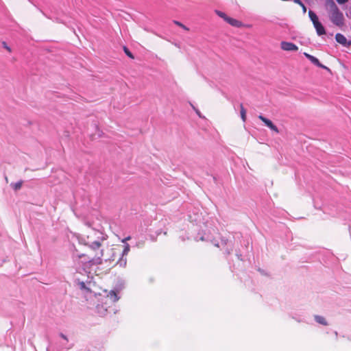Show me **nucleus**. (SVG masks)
Returning <instances> with one entry per match:
<instances>
[{
	"mask_svg": "<svg viewBox=\"0 0 351 351\" xmlns=\"http://www.w3.org/2000/svg\"><path fill=\"white\" fill-rule=\"evenodd\" d=\"M97 234V232L92 231L87 236V240L85 245L88 246V250L86 252L88 254V259L85 257L82 258L81 261H75L78 264L86 265V263L100 264L101 263V257L103 256V250H101V242L103 238L99 240L93 241V238Z\"/></svg>",
	"mask_w": 351,
	"mask_h": 351,
	"instance_id": "f257e3e1",
	"label": "nucleus"
},
{
	"mask_svg": "<svg viewBox=\"0 0 351 351\" xmlns=\"http://www.w3.org/2000/svg\"><path fill=\"white\" fill-rule=\"evenodd\" d=\"M330 20L333 24L338 27H342L344 25V16L339 8L331 12Z\"/></svg>",
	"mask_w": 351,
	"mask_h": 351,
	"instance_id": "f03ea898",
	"label": "nucleus"
},
{
	"mask_svg": "<svg viewBox=\"0 0 351 351\" xmlns=\"http://www.w3.org/2000/svg\"><path fill=\"white\" fill-rule=\"evenodd\" d=\"M280 47L282 50L287 51H297L298 50V47L295 44L287 41H282Z\"/></svg>",
	"mask_w": 351,
	"mask_h": 351,
	"instance_id": "7ed1b4c3",
	"label": "nucleus"
},
{
	"mask_svg": "<svg viewBox=\"0 0 351 351\" xmlns=\"http://www.w3.org/2000/svg\"><path fill=\"white\" fill-rule=\"evenodd\" d=\"M88 254H86V252H81L79 249L77 247H74V250L72 253V257L74 261H81L82 258L85 257L88 259L87 257Z\"/></svg>",
	"mask_w": 351,
	"mask_h": 351,
	"instance_id": "20e7f679",
	"label": "nucleus"
},
{
	"mask_svg": "<svg viewBox=\"0 0 351 351\" xmlns=\"http://www.w3.org/2000/svg\"><path fill=\"white\" fill-rule=\"evenodd\" d=\"M226 22H227L228 24H230V25L235 27H242L244 26V24L241 21H240L237 19L231 18L230 16H228L226 19Z\"/></svg>",
	"mask_w": 351,
	"mask_h": 351,
	"instance_id": "39448f33",
	"label": "nucleus"
},
{
	"mask_svg": "<svg viewBox=\"0 0 351 351\" xmlns=\"http://www.w3.org/2000/svg\"><path fill=\"white\" fill-rule=\"evenodd\" d=\"M336 41L343 47H348V40L345 36L341 33H337L335 35Z\"/></svg>",
	"mask_w": 351,
	"mask_h": 351,
	"instance_id": "423d86ee",
	"label": "nucleus"
},
{
	"mask_svg": "<svg viewBox=\"0 0 351 351\" xmlns=\"http://www.w3.org/2000/svg\"><path fill=\"white\" fill-rule=\"evenodd\" d=\"M313 26L318 36H322L326 34V29L319 21L313 24Z\"/></svg>",
	"mask_w": 351,
	"mask_h": 351,
	"instance_id": "0eeeda50",
	"label": "nucleus"
},
{
	"mask_svg": "<svg viewBox=\"0 0 351 351\" xmlns=\"http://www.w3.org/2000/svg\"><path fill=\"white\" fill-rule=\"evenodd\" d=\"M303 54L305 56V58H306L312 64L317 66V67L321 66L320 62L316 57H315L306 52H304Z\"/></svg>",
	"mask_w": 351,
	"mask_h": 351,
	"instance_id": "6e6552de",
	"label": "nucleus"
},
{
	"mask_svg": "<svg viewBox=\"0 0 351 351\" xmlns=\"http://www.w3.org/2000/svg\"><path fill=\"white\" fill-rule=\"evenodd\" d=\"M107 298H110V300L113 302H116L119 300V297L117 293L114 291H110L109 293L107 295Z\"/></svg>",
	"mask_w": 351,
	"mask_h": 351,
	"instance_id": "1a4fd4ad",
	"label": "nucleus"
},
{
	"mask_svg": "<svg viewBox=\"0 0 351 351\" xmlns=\"http://www.w3.org/2000/svg\"><path fill=\"white\" fill-rule=\"evenodd\" d=\"M308 17L312 21L313 24H315L316 22L319 21L317 15L311 10H308Z\"/></svg>",
	"mask_w": 351,
	"mask_h": 351,
	"instance_id": "9d476101",
	"label": "nucleus"
},
{
	"mask_svg": "<svg viewBox=\"0 0 351 351\" xmlns=\"http://www.w3.org/2000/svg\"><path fill=\"white\" fill-rule=\"evenodd\" d=\"M326 5L330 8V12L338 8L333 0H326Z\"/></svg>",
	"mask_w": 351,
	"mask_h": 351,
	"instance_id": "9b49d317",
	"label": "nucleus"
},
{
	"mask_svg": "<svg viewBox=\"0 0 351 351\" xmlns=\"http://www.w3.org/2000/svg\"><path fill=\"white\" fill-rule=\"evenodd\" d=\"M315 321H316L317 323H319V324H322V325H324V326H326V325H328V323H327V322H326V319H325L324 317H322V316H320V315H315Z\"/></svg>",
	"mask_w": 351,
	"mask_h": 351,
	"instance_id": "f8f14e48",
	"label": "nucleus"
},
{
	"mask_svg": "<svg viewBox=\"0 0 351 351\" xmlns=\"http://www.w3.org/2000/svg\"><path fill=\"white\" fill-rule=\"evenodd\" d=\"M258 119H261L268 128L273 123L269 119L265 118V117L262 115L258 116Z\"/></svg>",
	"mask_w": 351,
	"mask_h": 351,
	"instance_id": "ddd939ff",
	"label": "nucleus"
},
{
	"mask_svg": "<svg viewBox=\"0 0 351 351\" xmlns=\"http://www.w3.org/2000/svg\"><path fill=\"white\" fill-rule=\"evenodd\" d=\"M240 113H241V119L243 121H245L246 120V110L244 108L243 104H241L240 105Z\"/></svg>",
	"mask_w": 351,
	"mask_h": 351,
	"instance_id": "4468645a",
	"label": "nucleus"
},
{
	"mask_svg": "<svg viewBox=\"0 0 351 351\" xmlns=\"http://www.w3.org/2000/svg\"><path fill=\"white\" fill-rule=\"evenodd\" d=\"M123 49L124 53H125V55L128 57H129L131 59L134 58L133 53L130 51V50L126 46H123Z\"/></svg>",
	"mask_w": 351,
	"mask_h": 351,
	"instance_id": "2eb2a0df",
	"label": "nucleus"
},
{
	"mask_svg": "<svg viewBox=\"0 0 351 351\" xmlns=\"http://www.w3.org/2000/svg\"><path fill=\"white\" fill-rule=\"evenodd\" d=\"M22 185H23L22 180H21L18 182H16V183L11 184L12 189H14L15 191L19 190L21 188Z\"/></svg>",
	"mask_w": 351,
	"mask_h": 351,
	"instance_id": "dca6fc26",
	"label": "nucleus"
},
{
	"mask_svg": "<svg viewBox=\"0 0 351 351\" xmlns=\"http://www.w3.org/2000/svg\"><path fill=\"white\" fill-rule=\"evenodd\" d=\"M215 12L219 17L222 18L225 21H226V19L228 17V16L222 11L216 10Z\"/></svg>",
	"mask_w": 351,
	"mask_h": 351,
	"instance_id": "f3484780",
	"label": "nucleus"
},
{
	"mask_svg": "<svg viewBox=\"0 0 351 351\" xmlns=\"http://www.w3.org/2000/svg\"><path fill=\"white\" fill-rule=\"evenodd\" d=\"M296 3L298 4L299 6L302 7L303 13H306V7L304 5V3L301 0H299V1H298V3Z\"/></svg>",
	"mask_w": 351,
	"mask_h": 351,
	"instance_id": "a211bd4d",
	"label": "nucleus"
},
{
	"mask_svg": "<svg viewBox=\"0 0 351 351\" xmlns=\"http://www.w3.org/2000/svg\"><path fill=\"white\" fill-rule=\"evenodd\" d=\"M173 23L177 25L179 27H181L182 28H183L185 30H189L188 27H186L184 24H182L181 22H180L178 21H173Z\"/></svg>",
	"mask_w": 351,
	"mask_h": 351,
	"instance_id": "6ab92c4d",
	"label": "nucleus"
},
{
	"mask_svg": "<svg viewBox=\"0 0 351 351\" xmlns=\"http://www.w3.org/2000/svg\"><path fill=\"white\" fill-rule=\"evenodd\" d=\"M2 46L4 49H5L8 51L10 53L12 52V49L10 46L8 45L7 43L5 41L2 42Z\"/></svg>",
	"mask_w": 351,
	"mask_h": 351,
	"instance_id": "aec40b11",
	"label": "nucleus"
},
{
	"mask_svg": "<svg viewBox=\"0 0 351 351\" xmlns=\"http://www.w3.org/2000/svg\"><path fill=\"white\" fill-rule=\"evenodd\" d=\"M269 128L276 133H279L278 128L274 123H272Z\"/></svg>",
	"mask_w": 351,
	"mask_h": 351,
	"instance_id": "412c9836",
	"label": "nucleus"
},
{
	"mask_svg": "<svg viewBox=\"0 0 351 351\" xmlns=\"http://www.w3.org/2000/svg\"><path fill=\"white\" fill-rule=\"evenodd\" d=\"M129 251H130V245L128 244H126L124 247L123 254H126L128 253Z\"/></svg>",
	"mask_w": 351,
	"mask_h": 351,
	"instance_id": "4be33fe9",
	"label": "nucleus"
},
{
	"mask_svg": "<svg viewBox=\"0 0 351 351\" xmlns=\"http://www.w3.org/2000/svg\"><path fill=\"white\" fill-rule=\"evenodd\" d=\"M320 66H318V67H319V68H322V69H325V70H326V71H328L330 72V69L328 67H327L326 66H325V65L322 64L321 62H320Z\"/></svg>",
	"mask_w": 351,
	"mask_h": 351,
	"instance_id": "5701e85b",
	"label": "nucleus"
},
{
	"mask_svg": "<svg viewBox=\"0 0 351 351\" xmlns=\"http://www.w3.org/2000/svg\"><path fill=\"white\" fill-rule=\"evenodd\" d=\"M348 18L351 19V6L349 8L348 11L346 13Z\"/></svg>",
	"mask_w": 351,
	"mask_h": 351,
	"instance_id": "b1692460",
	"label": "nucleus"
},
{
	"mask_svg": "<svg viewBox=\"0 0 351 351\" xmlns=\"http://www.w3.org/2000/svg\"><path fill=\"white\" fill-rule=\"evenodd\" d=\"M336 1L339 4L342 5V4H345L346 3H347L349 0H336Z\"/></svg>",
	"mask_w": 351,
	"mask_h": 351,
	"instance_id": "393cba45",
	"label": "nucleus"
},
{
	"mask_svg": "<svg viewBox=\"0 0 351 351\" xmlns=\"http://www.w3.org/2000/svg\"><path fill=\"white\" fill-rule=\"evenodd\" d=\"M60 337L64 339V340H66V341H68V338L66 337V336H65L64 334L61 333L60 334Z\"/></svg>",
	"mask_w": 351,
	"mask_h": 351,
	"instance_id": "a878e982",
	"label": "nucleus"
},
{
	"mask_svg": "<svg viewBox=\"0 0 351 351\" xmlns=\"http://www.w3.org/2000/svg\"><path fill=\"white\" fill-rule=\"evenodd\" d=\"M130 237H126L125 239H124L122 241V242H123V243H125L126 241H128V240H130Z\"/></svg>",
	"mask_w": 351,
	"mask_h": 351,
	"instance_id": "bb28decb",
	"label": "nucleus"
},
{
	"mask_svg": "<svg viewBox=\"0 0 351 351\" xmlns=\"http://www.w3.org/2000/svg\"><path fill=\"white\" fill-rule=\"evenodd\" d=\"M195 112L199 117H202L201 113L198 110H195Z\"/></svg>",
	"mask_w": 351,
	"mask_h": 351,
	"instance_id": "cd10ccee",
	"label": "nucleus"
},
{
	"mask_svg": "<svg viewBox=\"0 0 351 351\" xmlns=\"http://www.w3.org/2000/svg\"><path fill=\"white\" fill-rule=\"evenodd\" d=\"M351 45V40L348 42V47Z\"/></svg>",
	"mask_w": 351,
	"mask_h": 351,
	"instance_id": "c85d7f7f",
	"label": "nucleus"
}]
</instances>
